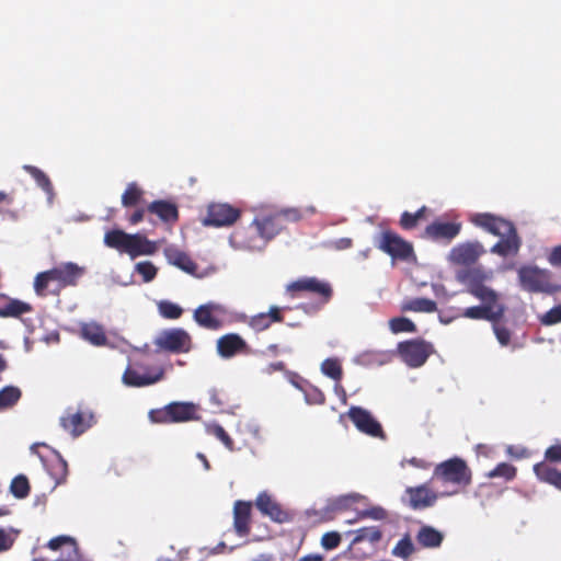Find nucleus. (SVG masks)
<instances>
[{"instance_id":"1","label":"nucleus","mask_w":561,"mask_h":561,"mask_svg":"<svg viewBox=\"0 0 561 561\" xmlns=\"http://www.w3.org/2000/svg\"><path fill=\"white\" fill-rule=\"evenodd\" d=\"M467 293L480 300L482 305L466 308L462 317L474 320L499 322L505 313V306L500 302V295L486 285L492 279V272L480 267L466 271L461 276Z\"/></svg>"},{"instance_id":"2","label":"nucleus","mask_w":561,"mask_h":561,"mask_svg":"<svg viewBox=\"0 0 561 561\" xmlns=\"http://www.w3.org/2000/svg\"><path fill=\"white\" fill-rule=\"evenodd\" d=\"M470 221L489 233L501 238L491 248V253L507 256L515 255L519 251L520 238L512 221L490 213L474 214L471 216Z\"/></svg>"},{"instance_id":"3","label":"nucleus","mask_w":561,"mask_h":561,"mask_svg":"<svg viewBox=\"0 0 561 561\" xmlns=\"http://www.w3.org/2000/svg\"><path fill=\"white\" fill-rule=\"evenodd\" d=\"M85 270L76 263L68 262L51 270L41 272L34 279V289L38 296L58 294L60 289L76 286Z\"/></svg>"},{"instance_id":"4","label":"nucleus","mask_w":561,"mask_h":561,"mask_svg":"<svg viewBox=\"0 0 561 561\" xmlns=\"http://www.w3.org/2000/svg\"><path fill=\"white\" fill-rule=\"evenodd\" d=\"M517 275L520 287L528 293L554 294L560 290L549 270L526 265L517 271Z\"/></svg>"},{"instance_id":"5","label":"nucleus","mask_w":561,"mask_h":561,"mask_svg":"<svg viewBox=\"0 0 561 561\" xmlns=\"http://www.w3.org/2000/svg\"><path fill=\"white\" fill-rule=\"evenodd\" d=\"M472 473L467 462L458 457L450 458L438 463L433 471V480L457 485H469Z\"/></svg>"},{"instance_id":"6","label":"nucleus","mask_w":561,"mask_h":561,"mask_svg":"<svg viewBox=\"0 0 561 561\" xmlns=\"http://www.w3.org/2000/svg\"><path fill=\"white\" fill-rule=\"evenodd\" d=\"M196 405L192 402H171L161 409L151 410L149 419L160 424L181 423L196 420Z\"/></svg>"},{"instance_id":"7","label":"nucleus","mask_w":561,"mask_h":561,"mask_svg":"<svg viewBox=\"0 0 561 561\" xmlns=\"http://www.w3.org/2000/svg\"><path fill=\"white\" fill-rule=\"evenodd\" d=\"M164 377V369L160 366H150L139 362L128 365L123 374V382L128 387H146L154 385Z\"/></svg>"},{"instance_id":"8","label":"nucleus","mask_w":561,"mask_h":561,"mask_svg":"<svg viewBox=\"0 0 561 561\" xmlns=\"http://www.w3.org/2000/svg\"><path fill=\"white\" fill-rule=\"evenodd\" d=\"M287 294L291 298H299L301 291H308L319 297L316 309H320L330 301L333 295L332 287L327 282H321L316 277L299 278L286 287Z\"/></svg>"},{"instance_id":"9","label":"nucleus","mask_w":561,"mask_h":561,"mask_svg":"<svg viewBox=\"0 0 561 561\" xmlns=\"http://www.w3.org/2000/svg\"><path fill=\"white\" fill-rule=\"evenodd\" d=\"M398 355L409 367L417 368L425 364L434 352L433 345L421 339L400 342L397 347Z\"/></svg>"},{"instance_id":"10","label":"nucleus","mask_w":561,"mask_h":561,"mask_svg":"<svg viewBox=\"0 0 561 561\" xmlns=\"http://www.w3.org/2000/svg\"><path fill=\"white\" fill-rule=\"evenodd\" d=\"M377 248L393 260L407 261L413 255V247L393 231H382Z\"/></svg>"},{"instance_id":"11","label":"nucleus","mask_w":561,"mask_h":561,"mask_svg":"<svg viewBox=\"0 0 561 561\" xmlns=\"http://www.w3.org/2000/svg\"><path fill=\"white\" fill-rule=\"evenodd\" d=\"M455 493L456 492L438 494L431 490L427 484H421L417 486L407 488L402 501L412 510L419 511L432 507L439 496L451 495Z\"/></svg>"},{"instance_id":"12","label":"nucleus","mask_w":561,"mask_h":561,"mask_svg":"<svg viewBox=\"0 0 561 561\" xmlns=\"http://www.w3.org/2000/svg\"><path fill=\"white\" fill-rule=\"evenodd\" d=\"M241 216V210L227 203H213L207 207V215L203 220L205 226L228 227L233 225Z\"/></svg>"},{"instance_id":"13","label":"nucleus","mask_w":561,"mask_h":561,"mask_svg":"<svg viewBox=\"0 0 561 561\" xmlns=\"http://www.w3.org/2000/svg\"><path fill=\"white\" fill-rule=\"evenodd\" d=\"M94 423V415L88 410L68 409L60 417V426L73 437L82 435Z\"/></svg>"},{"instance_id":"14","label":"nucleus","mask_w":561,"mask_h":561,"mask_svg":"<svg viewBox=\"0 0 561 561\" xmlns=\"http://www.w3.org/2000/svg\"><path fill=\"white\" fill-rule=\"evenodd\" d=\"M347 415L359 432L371 437H385L381 424L366 409L351 407Z\"/></svg>"},{"instance_id":"15","label":"nucleus","mask_w":561,"mask_h":561,"mask_svg":"<svg viewBox=\"0 0 561 561\" xmlns=\"http://www.w3.org/2000/svg\"><path fill=\"white\" fill-rule=\"evenodd\" d=\"M157 344L162 350L174 354L187 353L192 348V337L183 329H170L161 333Z\"/></svg>"},{"instance_id":"16","label":"nucleus","mask_w":561,"mask_h":561,"mask_svg":"<svg viewBox=\"0 0 561 561\" xmlns=\"http://www.w3.org/2000/svg\"><path fill=\"white\" fill-rule=\"evenodd\" d=\"M226 309L218 304L207 302L198 306L193 313L194 321L202 328L216 331L222 327V320L218 314H224Z\"/></svg>"},{"instance_id":"17","label":"nucleus","mask_w":561,"mask_h":561,"mask_svg":"<svg viewBox=\"0 0 561 561\" xmlns=\"http://www.w3.org/2000/svg\"><path fill=\"white\" fill-rule=\"evenodd\" d=\"M484 253L485 250L479 241L463 242L450 250L449 261L456 265L469 266Z\"/></svg>"},{"instance_id":"18","label":"nucleus","mask_w":561,"mask_h":561,"mask_svg":"<svg viewBox=\"0 0 561 561\" xmlns=\"http://www.w3.org/2000/svg\"><path fill=\"white\" fill-rule=\"evenodd\" d=\"M460 222L435 220L425 228L422 237L435 242L449 243L460 233Z\"/></svg>"},{"instance_id":"19","label":"nucleus","mask_w":561,"mask_h":561,"mask_svg":"<svg viewBox=\"0 0 561 561\" xmlns=\"http://www.w3.org/2000/svg\"><path fill=\"white\" fill-rule=\"evenodd\" d=\"M283 229H285V224L279 219V215L276 213L270 216H265L263 218H255L251 222L250 232L261 233V239L265 244L275 238Z\"/></svg>"},{"instance_id":"20","label":"nucleus","mask_w":561,"mask_h":561,"mask_svg":"<svg viewBox=\"0 0 561 561\" xmlns=\"http://www.w3.org/2000/svg\"><path fill=\"white\" fill-rule=\"evenodd\" d=\"M163 254L169 264L176 266L181 271L198 278L204 276L203 273L198 272V266L192 257L175 245L165 247Z\"/></svg>"},{"instance_id":"21","label":"nucleus","mask_w":561,"mask_h":561,"mask_svg":"<svg viewBox=\"0 0 561 561\" xmlns=\"http://www.w3.org/2000/svg\"><path fill=\"white\" fill-rule=\"evenodd\" d=\"M249 352L248 343L237 333H228L217 340V353L222 358H231L238 354H248Z\"/></svg>"},{"instance_id":"22","label":"nucleus","mask_w":561,"mask_h":561,"mask_svg":"<svg viewBox=\"0 0 561 561\" xmlns=\"http://www.w3.org/2000/svg\"><path fill=\"white\" fill-rule=\"evenodd\" d=\"M233 529L239 537H247L251 533L252 503L238 500L233 504Z\"/></svg>"},{"instance_id":"23","label":"nucleus","mask_w":561,"mask_h":561,"mask_svg":"<svg viewBox=\"0 0 561 561\" xmlns=\"http://www.w3.org/2000/svg\"><path fill=\"white\" fill-rule=\"evenodd\" d=\"M255 506L264 516H268L273 522L282 524L289 520V514L267 492H261L256 496Z\"/></svg>"},{"instance_id":"24","label":"nucleus","mask_w":561,"mask_h":561,"mask_svg":"<svg viewBox=\"0 0 561 561\" xmlns=\"http://www.w3.org/2000/svg\"><path fill=\"white\" fill-rule=\"evenodd\" d=\"M149 214L156 215L163 224L173 226L178 222L180 214L175 203L158 199L147 206Z\"/></svg>"},{"instance_id":"25","label":"nucleus","mask_w":561,"mask_h":561,"mask_svg":"<svg viewBox=\"0 0 561 561\" xmlns=\"http://www.w3.org/2000/svg\"><path fill=\"white\" fill-rule=\"evenodd\" d=\"M287 309L289 308H279L277 306H272L267 312H260L255 316H252L249 320V327L255 332L265 331L274 322H283L284 316L282 311Z\"/></svg>"},{"instance_id":"26","label":"nucleus","mask_w":561,"mask_h":561,"mask_svg":"<svg viewBox=\"0 0 561 561\" xmlns=\"http://www.w3.org/2000/svg\"><path fill=\"white\" fill-rule=\"evenodd\" d=\"M251 224L247 228L236 230L231 236V241L237 248L245 250H261L265 242L261 239V233H251Z\"/></svg>"},{"instance_id":"27","label":"nucleus","mask_w":561,"mask_h":561,"mask_svg":"<svg viewBox=\"0 0 561 561\" xmlns=\"http://www.w3.org/2000/svg\"><path fill=\"white\" fill-rule=\"evenodd\" d=\"M32 311V306L19 299L0 295V318H19Z\"/></svg>"},{"instance_id":"28","label":"nucleus","mask_w":561,"mask_h":561,"mask_svg":"<svg viewBox=\"0 0 561 561\" xmlns=\"http://www.w3.org/2000/svg\"><path fill=\"white\" fill-rule=\"evenodd\" d=\"M157 250L158 247L154 241L149 240L140 233H135L130 237L127 254L131 259H135L140 255H152Z\"/></svg>"},{"instance_id":"29","label":"nucleus","mask_w":561,"mask_h":561,"mask_svg":"<svg viewBox=\"0 0 561 561\" xmlns=\"http://www.w3.org/2000/svg\"><path fill=\"white\" fill-rule=\"evenodd\" d=\"M80 336L94 346H105L108 342L104 328L96 322L82 323Z\"/></svg>"},{"instance_id":"30","label":"nucleus","mask_w":561,"mask_h":561,"mask_svg":"<svg viewBox=\"0 0 561 561\" xmlns=\"http://www.w3.org/2000/svg\"><path fill=\"white\" fill-rule=\"evenodd\" d=\"M533 469L538 480L561 490V470L552 467L546 461L535 463Z\"/></svg>"},{"instance_id":"31","label":"nucleus","mask_w":561,"mask_h":561,"mask_svg":"<svg viewBox=\"0 0 561 561\" xmlns=\"http://www.w3.org/2000/svg\"><path fill=\"white\" fill-rule=\"evenodd\" d=\"M444 535L432 526L424 525L416 535V541L424 548H437L442 545Z\"/></svg>"},{"instance_id":"32","label":"nucleus","mask_w":561,"mask_h":561,"mask_svg":"<svg viewBox=\"0 0 561 561\" xmlns=\"http://www.w3.org/2000/svg\"><path fill=\"white\" fill-rule=\"evenodd\" d=\"M131 234L121 229H113L105 233L104 243L106 247L127 253Z\"/></svg>"},{"instance_id":"33","label":"nucleus","mask_w":561,"mask_h":561,"mask_svg":"<svg viewBox=\"0 0 561 561\" xmlns=\"http://www.w3.org/2000/svg\"><path fill=\"white\" fill-rule=\"evenodd\" d=\"M401 310L432 313L437 310V305L432 299L419 297L403 301Z\"/></svg>"},{"instance_id":"34","label":"nucleus","mask_w":561,"mask_h":561,"mask_svg":"<svg viewBox=\"0 0 561 561\" xmlns=\"http://www.w3.org/2000/svg\"><path fill=\"white\" fill-rule=\"evenodd\" d=\"M355 537L351 542V549H354L355 546L362 541H369L375 545L379 542L382 538V531L377 526L363 527L354 531Z\"/></svg>"},{"instance_id":"35","label":"nucleus","mask_w":561,"mask_h":561,"mask_svg":"<svg viewBox=\"0 0 561 561\" xmlns=\"http://www.w3.org/2000/svg\"><path fill=\"white\" fill-rule=\"evenodd\" d=\"M22 397V391L15 386H5L0 390V411L12 408Z\"/></svg>"},{"instance_id":"36","label":"nucleus","mask_w":561,"mask_h":561,"mask_svg":"<svg viewBox=\"0 0 561 561\" xmlns=\"http://www.w3.org/2000/svg\"><path fill=\"white\" fill-rule=\"evenodd\" d=\"M517 468L508 462H500L492 470H490L485 476L490 479L501 478L504 481L508 482L516 478Z\"/></svg>"},{"instance_id":"37","label":"nucleus","mask_w":561,"mask_h":561,"mask_svg":"<svg viewBox=\"0 0 561 561\" xmlns=\"http://www.w3.org/2000/svg\"><path fill=\"white\" fill-rule=\"evenodd\" d=\"M144 191L135 183H129L122 195V205L124 207H134L139 204Z\"/></svg>"},{"instance_id":"38","label":"nucleus","mask_w":561,"mask_h":561,"mask_svg":"<svg viewBox=\"0 0 561 561\" xmlns=\"http://www.w3.org/2000/svg\"><path fill=\"white\" fill-rule=\"evenodd\" d=\"M30 482L25 476L19 474L11 481L10 492L16 499H25L30 494Z\"/></svg>"},{"instance_id":"39","label":"nucleus","mask_w":561,"mask_h":561,"mask_svg":"<svg viewBox=\"0 0 561 561\" xmlns=\"http://www.w3.org/2000/svg\"><path fill=\"white\" fill-rule=\"evenodd\" d=\"M23 169L36 181L37 185L45 192L50 193L53 185L48 176L37 167L25 164Z\"/></svg>"},{"instance_id":"40","label":"nucleus","mask_w":561,"mask_h":561,"mask_svg":"<svg viewBox=\"0 0 561 561\" xmlns=\"http://www.w3.org/2000/svg\"><path fill=\"white\" fill-rule=\"evenodd\" d=\"M389 329L394 334L401 332L414 333L416 331V325L405 317H397L389 320Z\"/></svg>"},{"instance_id":"41","label":"nucleus","mask_w":561,"mask_h":561,"mask_svg":"<svg viewBox=\"0 0 561 561\" xmlns=\"http://www.w3.org/2000/svg\"><path fill=\"white\" fill-rule=\"evenodd\" d=\"M413 552L414 546L409 534L404 535L392 549V554L399 558H409Z\"/></svg>"},{"instance_id":"42","label":"nucleus","mask_w":561,"mask_h":561,"mask_svg":"<svg viewBox=\"0 0 561 561\" xmlns=\"http://www.w3.org/2000/svg\"><path fill=\"white\" fill-rule=\"evenodd\" d=\"M321 370L325 376L336 381L341 380L343 375L341 364L335 358H327L323 360L321 364Z\"/></svg>"},{"instance_id":"43","label":"nucleus","mask_w":561,"mask_h":561,"mask_svg":"<svg viewBox=\"0 0 561 561\" xmlns=\"http://www.w3.org/2000/svg\"><path fill=\"white\" fill-rule=\"evenodd\" d=\"M135 271L141 275L145 283L153 280L158 273V268L149 261L138 262Z\"/></svg>"},{"instance_id":"44","label":"nucleus","mask_w":561,"mask_h":561,"mask_svg":"<svg viewBox=\"0 0 561 561\" xmlns=\"http://www.w3.org/2000/svg\"><path fill=\"white\" fill-rule=\"evenodd\" d=\"M159 311L163 318L172 320L179 319L183 313V309L179 305L167 300L159 304Z\"/></svg>"},{"instance_id":"45","label":"nucleus","mask_w":561,"mask_h":561,"mask_svg":"<svg viewBox=\"0 0 561 561\" xmlns=\"http://www.w3.org/2000/svg\"><path fill=\"white\" fill-rule=\"evenodd\" d=\"M209 432L215 435L227 449L230 451L234 450V443L232 438L229 436V434L225 431V428L221 425H214Z\"/></svg>"},{"instance_id":"46","label":"nucleus","mask_w":561,"mask_h":561,"mask_svg":"<svg viewBox=\"0 0 561 561\" xmlns=\"http://www.w3.org/2000/svg\"><path fill=\"white\" fill-rule=\"evenodd\" d=\"M19 534L18 530L11 529V531H7L3 528H0V553L8 551L12 548L15 536Z\"/></svg>"},{"instance_id":"47","label":"nucleus","mask_w":561,"mask_h":561,"mask_svg":"<svg viewBox=\"0 0 561 561\" xmlns=\"http://www.w3.org/2000/svg\"><path fill=\"white\" fill-rule=\"evenodd\" d=\"M360 518H371L375 520H383L388 517L387 511L381 506H373L359 513Z\"/></svg>"},{"instance_id":"48","label":"nucleus","mask_w":561,"mask_h":561,"mask_svg":"<svg viewBox=\"0 0 561 561\" xmlns=\"http://www.w3.org/2000/svg\"><path fill=\"white\" fill-rule=\"evenodd\" d=\"M341 543V535L336 531L325 533L321 538V546L327 550L335 549Z\"/></svg>"},{"instance_id":"49","label":"nucleus","mask_w":561,"mask_h":561,"mask_svg":"<svg viewBox=\"0 0 561 561\" xmlns=\"http://www.w3.org/2000/svg\"><path fill=\"white\" fill-rule=\"evenodd\" d=\"M276 214L279 215V219L284 224L285 221L296 222L302 218V215L298 208H284L276 211Z\"/></svg>"},{"instance_id":"50","label":"nucleus","mask_w":561,"mask_h":561,"mask_svg":"<svg viewBox=\"0 0 561 561\" xmlns=\"http://www.w3.org/2000/svg\"><path fill=\"white\" fill-rule=\"evenodd\" d=\"M493 330L501 345H507L510 343L511 332L506 327L500 325L497 322H493Z\"/></svg>"},{"instance_id":"51","label":"nucleus","mask_w":561,"mask_h":561,"mask_svg":"<svg viewBox=\"0 0 561 561\" xmlns=\"http://www.w3.org/2000/svg\"><path fill=\"white\" fill-rule=\"evenodd\" d=\"M545 459L550 462H561V444L548 447L545 451Z\"/></svg>"},{"instance_id":"52","label":"nucleus","mask_w":561,"mask_h":561,"mask_svg":"<svg viewBox=\"0 0 561 561\" xmlns=\"http://www.w3.org/2000/svg\"><path fill=\"white\" fill-rule=\"evenodd\" d=\"M419 221L415 219V216L412 213L404 211L400 217V226L404 230H411L417 226Z\"/></svg>"},{"instance_id":"53","label":"nucleus","mask_w":561,"mask_h":561,"mask_svg":"<svg viewBox=\"0 0 561 561\" xmlns=\"http://www.w3.org/2000/svg\"><path fill=\"white\" fill-rule=\"evenodd\" d=\"M545 322L547 324L561 322V305L553 307L546 313Z\"/></svg>"},{"instance_id":"54","label":"nucleus","mask_w":561,"mask_h":561,"mask_svg":"<svg viewBox=\"0 0 561 561\" xmlns=\"http://www.w3.org/2000/svg\"><path fill=\"white\" fill-rule=\"evenodd\" d=\"M65 543L75 545V540L67 536H59L48 541V548L56 551Z\"/></svg>"},{"instance_id":"55","label":"nucleus","mask_w":561,"mask_h":561,"mask_svg":"<svg viewBox=\"0 0 561 561\" xmlns=\"http://www.w3.org/2000/svg\"><path fill=\"white\" fill-rule=\"evenodd\" d=\"M547 260L552 266H561V244L556 245L549 252Z\"/></svg>"},{"instance_id":"56","label":"nucleus","mask_w":561,"mask_h":561,"mask_svg":"<svg viewBox=\"0 0 561 561\" xmlns=\"http://www.w3.org/2000/svg\"><path fill=\"white\" fill-rule=\"evenodd\" d=\"M307 401L312 404H324L325 396L322 391L313 389L311 393L307 394Z\"/></svg>"},{"instance_id":"57","label":"nucleus","mask_w":561,"mask_h":561,"mask_svg":"<svg viewBox=\"0 0 561 561\" xmlns=\"http://www.w3.org/2000/svg\"><path fill=\"white\" fill-rule=\"evenodd\" d=\"M147 211V208H139L129 217V222L131 225H137L145 218V213Z\"/></svg>"},{"instance_id":"58","label":"nucleus","mask_w":561,"mask_h":561,"mask_svg":"<svg viewBox=\"0 0 561 561\" xmlns=\"http://www.w3.org/2000/svg\"><path fill=\"white\" fill-rule=\"evenodd\" d=\"M286 369V365L284 362H275L271 363L266 366L265 371L266 374L271 375L275 371H284Z\"/></svg>"},{"instance_id":"59","label":"nucleus","mask_w":561,"mask_h":561,"mask_svg":"<svg viewBox=\"0 0 561 561\" xmlns=\"http://www.w3.org/2000/svg\"><path fill=\"white\" fill-rule=\"evenodd\" d=\"M507 454H510L511 456H513L517 459H520V458H525L528 456V450L526 448L516 449L514 446H510L507 448Z\"/></svg>"},{"instance_id":"60","label":"nucleus","mask_w":561,"mask_h":561,"mask_svg":"<svg viewBox=\"0 0 561 561\" xmlns=\"http://www.w3.org/2000/svg\"><path fill=\"white\" fill-rule=\"evenodd\" d=\"M298 561H323V557L319 553H312L301 557Z\"/></svg>"},{"instance_id":"61","label":"nucleus","mask_w":561,"mask_h":561,"mask_svg":"<svg viewBox=\"0 0 561 561\" xmlns=\"http://www.w3.org/2000/svg\"><path fill=\"white\" fill-rule=\"evenodd\" d=\"M351 247H352V239H350V238H342L337 241L339 249H347Z\"/></svg>"},{"instance_id":"62","label":"nucleus","mask_w":561,"mask_h":561,"mask_svg":"<svg viewBox=\"0 0 561 561\" xmlns=\"http://www.w3.org/2000/svg\"><path fill=\"white\" fill-rule=\"evenodd\" d=\"M425 211H426V207L423 206L417 211L412 213V215L415 216V219L419 221L420 219H422L424 217Z\"/></svg>"},{"instance_id":"63","label":"nucleus","mask_w":561,"mask_h":561,"mask_svg":"<svg viewBox=\"0 0 561 561\" xmlns=\"http://www.w3.org/2000/svg\"><path fill=\"white\" fill-rule=\"evenodd\" d=\"M267 352L271 353L272 355H277L279 352V347L277 344H271L267 346Z\"/></svg>"},{"instance_id":"64","label":"nucleus","mask_w":561,"mask_h":561,"mask_svg":"<svg viewBox=\"0 0 561 561\" xmlns=\"http://www.w3.org/2000/svg\"><path fill=\"white\" fill-rule=\"evenodd\" d=\"M11 202H12V199L10 198V196L7 193L0 192V204L1 203L10 204Z\"/></svg>"}]
</instances>
